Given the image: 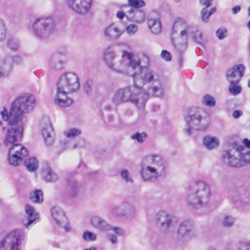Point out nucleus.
<instances>
[{
    "mask_svg": "<svg viewBox=\"0 0 250 250\" xmlns=\"http://www.w3.org/2000/svg\"><path fill=\"white\" fill-rule=\"evenodd\" d=\"M8 128L4 143L6 146L12 145L9 149L8 161L10 165L17 166L27 155V149L21 144H16L22 137L23 130V123L21 121L9 118Z\"/></svg>",
    "mask_w": 250,
    "mask_h": 250,
    "instance_id": "obj_1",
    "label": "nucleus"
},
{
    "mask_svg": "<svg viewBox=\"0 0 250 250\" xmlns=\"http://www.w3.org/2000/svg\"><path fill=\"white\" fill-rule=\"evenodd\" d=\"M138 80L133 81V84L117 90L112 98V103L115 106L130 103L138 109H143L147 101V95L143 92Z\"/></svg>",
    "mask_w": 250,
    "mask_h": 250,
    "instance_id": "obj_2",
    "label": "nucleus"
},
{
    "mask_svg": "<svg viewBox=\"0 0 250 250\" xmlns=\"http://www.w3.org/2000/svg\"><path fill=\"white\" fill-rule=\"evenodd\" d=\"M146 161V163L141 166L140 174L143 181L154 182L166 174L167 163L162 155L158 153L148 155Z\"/></svg>",
    "mask_w": 250,
    "mask_h": 250,
    "instance_id": "obj_3",
    "label": "nucleus"
},
{
    "mask_svg": "<svg viewBox=\"0 0 250 250\" xmlns=\"http://www.w3.org/2000/svg\"><path fill=\"white\" fill-rule=\"evenodd\" d=\"M210 191L209 186L202 181L190 184L186 191V202L190 207L198 208L208 205Z\"/></svg>",
    "mask_w": 250,
    "mask_h": 250,
    "instance_id": "obj_4",
    "label": "nucleus"
},
{
    "mask_svg": "<svg viewBox=\"0 0 250 250\" xmlns=\"http://www.w3.org/2000/svg\"><path fill=\"white\" fill-rule=\"evenodd\" d=\"M123 58L127 60V65L124 67L121 63V73H126L131 76L133 81L142 71L143 67L147 66L149 63V59L145 54L135 55L127 51H124L122 55Z\"/></svg>",
    "mask_w": 250,
    "mask_h": 250,
    "instance_id": "obj_5",
    "label": "nucleus"
},
{
    "mask_svg": "<svg viewBox=\"0 0 250 250\" xmlns=\"http://www.w3.org/2000/svg\"><path fill=\"white\" fill-rule=\"evenodd\" d=\"M222 159L223 163L228 166H241L243 163H250V150L242 145L234 143L231 148L224 152Z\"/></svg>",
    "mask_w": 250,
    "mask_h": 250,
    "instance_id": "obj_6",
    "label": "nucleus"
},
{
    "mask_svg": "<svg viewBox=\"0 0 250 250\" xmlns=\"http://www.w3.org/2000/svg\"><path fill=\"white\" fill-rule=\"evenodd\" d=\"M35 102V98L32 95L27 93L20 95L11 104L10 118L22 122L23 114L33 109Z\"/></svg>",
    "mask_w": 250,
    "mask_h": 250,
    "instance_id": "obj_7",
    "label": "nucleus"
},
{
    "mask_svg": "<svg viewBox=\"0 0 250 250\" xmlns=\"http://www.w3.org/2000/svg\"><path fill=\"white\" fill-rule=\"evenodd\" d=\"M202 109L197 107H191L189 109L188 115L185 117L186 127L184 128L185 133L187 135L192 134V128L203 130L209 125L208 118L203 116Z\"/></svg>",
    "mask_w": 250,
    "mask_h": 250,
    "instance_id": "obj_8",
    "label": "nucleus"
},
{
    "mask_svg": "<svg viewBox=\"0 0 250 250\" xmlns=\"http://www.w3.org/2000/svg\"><path fill=\"white\" fill-rule=\"evenodd\" d=\"M56 30V22L51 17H42L36 19L32 24V32L37 38L45 39Z\"/></svg>",
    "mask_w": 250,
    "mask_h": 250,
    "instance_id": "obj_9",
    "label": "nucleus"
},
{
    "mask_svg": "<svg viewBox=\"0 0 250 250\" xmlns=\"http://www.w3.org/2000/svg\"><path fill=\"white\" fill-rule=\"evenodd\" d=\"M180 32V37H188L192 35L193 41L199 44L203 42L202 33L198 30L196 26H187L185 21L182 19H178L173 23L172 26V37L174 33Z\"/></svg>",
    "mask_w": 250,
    "mask_h": 250,
    "instance_id": "obj_10",
    "label": "nucleus"
},
{
    "mask_svg": "<svg viewBox=\"0 0 250 250\" xmlns=\"http://www.w3.org/2000/svg\"><path fill=\"white\" fill-rule=\"evenodd\" d=\"M80 87L79 77L72 72L64 73L61 76L57 84V89L72 93L78 91Z\"/></svg>",
    "mask_w": 250,
    "mask_h": 250,
    "instance_id": "obj_11",
    "label": "nucleus"
},
{
    "mask_svg": "<svg viewBox=\"0 0 250 250\" xmlns=\"http://www.w3.org/2000/svg\"><path fill=\"white\" fill-rule=\"evenodd\" d=\"M154 220L156 225L164 234H169L175 229L174 217L165 210L158 211L155 214Z\"/></svg>",
    "mask_w": 250,
    "mask_h": 250,
    "instance_id": "obj_12",
    "label": "nucleus"
},
{
    "mask_svg": "<svg viewBox=\"0 0 250 250\" xmlns=\"http://www.w3.org/2000/svg\"><path fill=\"white\" fill-rule=\"evenodd\" d=\"M24 233L21 229H17L6 235L0 242V250H19Z\"/></svg>",
    "mask_w": 250,
    "mask_h": 250,
    "instance_id": "obj_13",
    "label": "nucleus"
},
{
    "mask_svg": "<svg viewBox=\"0 0 250 250\" xmlns=\"http://www.w3.org/2000/svg\"><path fill=\"white\" fill-rule=\"evenodd\" d=\"M112 213L116 218H125L127 220H131L136 216L135 206L127 202H122L114 206L112 209Z\"/></svg>",
    "mask_w": 250,
    "mask_h": 250,
    "instance_id": "obj_14",
    "label": "nucleus"
},
{
    "mask_svg": "<svg viewBox=\"0 0 250 250\" xmlns=\"http://www.w3.org/2000/svg\"><path fill=\"white\" fill-rule=\"evenodd\" d=\"M196 235L193 222L189 220H185L179 224L177 232V238L181 243H187Z\"/></svg>",
    "mask_w": 250,
    "mask_h": 250,
    "instance_id": "obj_15",
    "label": "nucleus"
},
{
    "mask_svg": "<svg viewBox=\"0 0 250 250\" xmlns=\"http://www.w3.org/2000/svg\"><path fill=\"white\" fill-rule=\"evenodd\" d=\"M160 79L159 75L154 71L147 69L143 71H142L141 73L138 75L136 78H134V81L136 80L139 81L138 85L142 88L143 91L145 90L146 87L145 86L149 83L153 84L158 82Z\"/></svg>",
    "mask_w": 250,
    "mask_h": 250,
    "instance_id": "obj_16",
    "label": "nucleus"
},
{
    "mask_svg": "<svg viewBox=\"0 0 250 250\" xmlns=\"http://www.w3.org/2000/svg\"><path fill=\"white\" fill-rule=\"evenodd\" d=\"M124 31V30L116 23L112 22L104 28L103 37L107 41H117L121 38Z\"/></svg>",
    "mask_w": 250,
    "mask_h": 250,
    "instance_id": "obj_17",
    "label": "nucleus"
},
{
    "mask_svg": "<svg viewBox=\"0 0 250 250\" xmlns=\"http://www.w3.org/2000/svg\"><path fill=\"white\" fill-rule=\"evenodd\" d=\"M147 25L151 32L154 34H159L162 31L159 13L156 11L150 12L147 18Z\"/></svg>",
    "mask_w": 250,
    "mask_h": 250,
    "instance_id": "obj_18",
    "label": "nucleus"
},
{
    "mask_svg": "<svg viewBox=\"0 0 250 250\" xmlns=\"http://www.w3.org/2000/svg\"><path fill=\"white\" fill-rule=\"evenodd\" d=\"M245 70V66L241 64L233 66L228 69L226 72V78L229 83L239 82L244 75Z\"/></svg>",
    "mask_w": 250,
    "mask_h": 250,
    "instance_id": "obj_19",
    "label": "nucleus"
},
{
    "mask_svg": "<svg viewBox=\"0 0 250 250\" xmlns=\"http://www.w3.org/2000/svg\"><path fill=\"white\" fill-rule=\"evenodd\" d=\"M92 0H67L69 7L79 14H85L91 7Z\"/></svg>",
    "mask_w": 250,
    "mask_h": 250,
    "instance_id": "obj_20",
    "label": "nucleus"
},
{
    "mask_svg": "<svg viewBox=\"0 0 250 250\" xmlns=\"http://www.w3.org/2000/svg\"><path fill=\"white\" fill-rule=\"evenodd\" d=\"M72 93L57 89L54 101L55 104L60 107H66L70 106L73 103L70 97Z\"/></svg>",
    "mask_w": 250,
    "mask_h": 250,
    "instance_id": "obj_21",
    "label": "nucleus"
},
{
    "mask_svg": "<svg viewBox=\"0 0 250 250\" xmlns=\"http://www.w3.org/2000/svg\"><path fill=\"white\" fill-rule=\"evenodd\" d=\"M143 92L147 95V99L149 95H154L158 98L163 97L165 94V90L161 79L153 84H149L148 87L145 88Z\"/></svg>",
    "mask_w": 250,
    "mask_h": 250,
    "instance_id": "obj_22",
    "label": "nucleus"
},
{
    "mask_svg": "<svg viewBox=\"0 0 250 250\" xmlns=\"http://www.w3.org/2000/svg\"><path fill=\"white\" fill-rule=\"evenodd\" d=\"M115 57V53L114 51L109 49H106L104 53L103 61L107 67L111 70L120 73L121 63L120 65H115L114 63V60Z\"/></svg>",
    "mask_w": 250,
    "mask_h": 250,
    "instance_id": "obj_23",
    "label": "nucleus"
},
{
    "mask_svg": "<svg viewBox=\"0 0 250 250\" xmlns=\"http://www.w3.org/2000/svg\"><path fill=\"white\" fill-rule=\"evenodd\" d=\"M24 209L28 221L27 223L23 222V226L28 229L32 224L39 219V214L35 212L34 207L31 205H26Z\"/></svg>",
    "mask_w": 250,
    "mask_h": 250,
    "instance_id": "obj_24",
    "label": "nucleus"
},
{
    "mask_svg": "<svg viewBox=\"0 0 250 250\" xmlns=\"http://www.w3.org/2000/svg\"><path fill=\"white\" fill-rule=\"evenodd\" d=\"M91 224L92 226L102 231H109L110 225L108 224L104 219L98 216H94L91 218Z\"/></svg>",
    "mask_w": 250,
    "mask_h": 250,
    "instance_id": "obj_25",
    "label": "nucleus"
},
{
    "mask_svg": "<svg viewBox=\"0 0 250 250\" xmlns=\"http://www.w3.org/2000/svg\"><path fill=\"white\" fill-rule=\"evenodd\" d=\"M188 37H179L176 39H174L173 37H171L172 44L174 48L180 54L184 53L187 49Z\"/></svg>",
    "mask_w": 250,
    "mask_h": 250,
    "instance_id": "obj_26",
    "label": "nucleus"
},
{
    "mask_svg": "<svg viewBox=\"0 0 250 250\" xmlns=\"http://www.w3.org/2000/svg\"><path fill=\"white\" fill-rule=\"evenodd\" d=\"M42 135L44 142L47 145H51L54 142V132L50 123H48L42 127Z\"/></svg>",
    "mask_w": 250,
    "mask_h": 250,
    "instance_id": "obj_27",
    "label": "nucleus"
},
{
    "mask_svg": "<svg viewBox=\"0 0 250 250\" xmlns=\"http://www.w3.org/2000/svg\"><path fill=\"white\" fill-rule=\"evenodd\" d=\"M52 217L57 224L62 223L65 222L66 218L64 214L63 210L58 206H55L52 208Z\"/></svg>",
    "mask_w": 250,
    "mask_h": 250,
    "instance_id": "obj_28",
    "label": "nucleus"
},
{
    "mask_svg": "<svg viewBox=\"0 0 250 250\" xmlns=\"http://www.w3.org/2000/svg\"><path fill=\"white\" fill-rule=\"evenodd\" d=\"M203 144L207 149L212 150L219 146L220 142L217 137L208 135L203 138Z\"/></svg>",
    "mask_w": 250,
    "mask_h": 250,
    "instance_id": "obj_29",
    "label": "nucleus"
},
{
    "mask_svg": "<svg viewBox=\"0 0 250 250\" xmlns=\"http://www.w3.org/2000/svg\"><path fill=\"white\" fill-rule=\"evenodd\" d=\"M42 175L43 179L47 182H54L58 179L56 173L47 166L42 169Z\"/></svg>",
    "mask_w": 250,
    "mask_h": 250,
    "instance_id": "obj_30",
    "label": "nucleus"
},
{
    "mask_svg": "<svg viewBox=\"0 0 250 250\" xmlns=\"http://www.w3.org/2000/svg\"><path fill=\"white\" fill-rule=\"evenodd\" d=\"M49 66L53 70H60L63 67L64 62L59 58L58 56H51L48 62Z\"/></svg>",
    "mask_w": 250,
    "mask_h": 250,
    "instance_id": "obj_31",
    "label": "nucleus"
},
{
    "mask_svg": "<svg viewBox=\"0 0 250 250\" xmlns=\"http://www.w3.org/2000/svg\"><path fill=\"white\" fill-rule=\"evenodd\" d=\"M31 201L35 204H41L43 201V192L41 189H35L29 195Z\"/></svg>",
    "mask_w": 250,
    "mask_h": 250,
    "instance_id": "obj_32",
    "label": "nucleus"
},
{
    "mask_svg": "<svg viewBox=\"0 0 250 250\" xmlns=\"http://www.w3.org/2000/svg\"><path fill=\"white\" fill-rule=\"evenodd\" d=\"M236 221V218L230 215H225L221 220V225L225 228H232Z\"/></svg>",
    "mask_w": 250,
    "mask_h": 250,
    "instance_id": "obj_33",
    "label": "nucleus"
},
{
    "mask_svg": "<svg viewBox=\"0 0 250 250\" xmlns=\"http://www.w3.org/2000/svg\"><path fill=\"white\" fill-rule=\"evenodd\" d=\"M69 194L72 197H75L79 191V185L78 182L74 180L70 181L68 187Z\"/></svg>",
    "mask_w": 250,
    "mask_h": 250,
    "instance_id": "obj_34",
    "label": "nucleus"
},
{
    "mask_svg": "<svg viewBox=\"0 0 250 250\" xmlns=\"http://www.w3.org/2000/svg\"><path fill=\"white\" fill-rule=\"evenodd\" d=\"M25 165L29 171H35L38 167V163L37 159L32 157L25 161Z\"/></svg>",
    "mask_w": 250,
    "mask_h": 250,
    "instance_id": "obj_35",
    "label": "nucleus"
},
{
    "mask_svg": "<svg viewBox=\"0 0 250 250\" xmlns=\"http://www.w3.org/2000/svg\"><path fill=\"white\" fill-rule=\"evenodd\" d=\"M11 58L10 56L6 55L2 56L0 59V65L1 67H7V70H5V71H9V73L12 68L11 64Z\"/></svg>",
    "mask_w": 250,
    "mask_h": 250,
    "instance_id": "obj_36",
    "label": "nucleus"
},
{
    "mask_svg": "<svg viewBox=\"0 0 250 250\" xmlns=\"http://www.w3.org/2000/svg\"><path fill=\"white\" fill-rule=\"evenodd\" d=\"M147 137V135L145 132L140 133L136 132L130 136V139L137 141L139 144L143 143Z\"/></svg>",
    "mask_w": 250,
    "mask_h": 250,
    "instance_id": "obj_37",
    "label": "nucleus"
},
{
    "mask_svg": "<svg viewBox=\"0 0 250 250\" xmlns=\"http://www.w3.org/2000/svg\"><path fill=\"white\" fill-rule=\"evenodd\" d=\"M232 250H250V241L247 240H240Z\"/></svg>",
    "mask_w": 250,
    "mask_h": 250,
    "instance_id": "obj_38",
    "label": "nucleus"
},
{
    "mask_svg": "<svg viewBox=\"0 0 250 250\" xmlns=\"http://www.w3.org/2000/svg\"><path fill=\"white\" fill-rule=\"evenodd\" d=\"M81 134V131L78 128H71L65 130L64 135L68 138L73 139L79 136Z\"/></svg>",
    "mask_w": 250,
    "mask_h": 250,
    "instance_id": "obj_39",
    "label": "nucleus"
},
{
    "mask_svg": "<svg viewBox=\"0 0 250 250\" xmlns=\"http://www.w3.org/2000/svg\"><path fill=\"white\" fill-rule=\"evenodd\" d=\"M20 42L19 40L15 37H11L8 39L7 42V45L11 50H15L18 49L20 46Z\"/></svg>",
    "mask_w": 250,
    "mask_h": 250,
    "instance_id": "obj_40",
    "label": "nucleus"
},
{
    "mask_svg": "<svg viewBox=\"0 0 250 250\" xmlns=\"http://www.w3.org/2000/svg\"><path fill=\"white\" fill-rule=\"evenodd\" d=\"M239 82H234V83H229L230 85L229 87V92L232 95L236 96L241 92V87L237 85Z\"/></svg>",
    "mask_w": 250,
    "mask_h": 250,
    "instance_id": "obj_41",
    "label": "nucleus"
},
{
    "mask_svg": "<svg viewBox=\"0 0 250 250\" xmlns=\"http://www.w3.org/2000/svg\"><path fill=\"white\" fill-rule=\"evenodd\" d=\"M215 8H213L208 11L206 8H203L201 12L202 21L205 22H208L209 17L215 12Z\"/></svg>",
    "mask_w": 250,
    "mask_h": 250,
    "instance_id": "obj_42",
    "label": "nucleus"
},
{
    "mask_svg": "<svg viewBox=\"0 0 250 250\" xmlns=\"http://www.w3.org/2000/svg\"><path fill=\"white\" fill-rule=\"evenodd\" d=\"M202 103L207 106L213 107L215 105V100L214 98L209 95H205L202 100Z\"/></svg>",
    "mask_w": 250,
    "mask_h": 250,
    "instance_id": "obj_43",
    "label": "nucleus"
},
{
    "mask_svg": "<svg viewBox=\"0 0 250 250\" xmlns=\"http://www.w3.org/2000/svg\"><path fill=\"white\" fill-rule=\"evenodd\" d=\"M6 38V26L4 20L0 18V42L5 40Z\"/></svg>",
    "mask_w": 250,
    "mask_h": 250,
    "instance_id": "obj_44",
    "label": "nucleus"
},
{
    "mask_svg": "<svg viewBox=\"0 0 250 250\" xmlns=\"http://www.w3.org/2000/svg\"><path fill=\"white\" fill-rule=\"evenodd\" d=\"M93 82L92 80L88 79L85 81L83 85L84 92L87 95H90L92 92Z\"/></svg>",
    "mask_w": 250,
    "mask_h": 250,
    "instance_id": "obj_45",
    "label": "nucleus"
},
{
    "mask_svg": "<svg viewBox=\"0 0 250 250\" xmlns=\"http://www.w3.org/2000/svg\"><path fill=\"white\" fill-rule=\"evenodd\" d=\"M82 237L85 241H94L97 239V235L95 233L92 232L85 231L83 233Z\"/></svg>",
    "mask_w": 250,
    "mask_h": 250,
    "instance_id": "obj_46",
    "label": "nucleus"
},
{
    "mask_svg": "<svg viewBox=\"0 0 250 250\" xmlns=\"http://www.w3.org/2000/svg\"><path fill=\"white\" fill-rule=\"evenodd\" d=\"M129 6L136 9L145 6V2L143 0H128Z\"/></svg>",
    "mask_w": 250,
    "mask_h": 250,
    "instance_id": "obj_47",
    "label": "nucleus"
},
{
    "mask_svg": "<svg viewBox=\"0 0 250 250\" xmlns=\"http://www.w3.org/2000/svg\"><path fill=\"white\" fill-rule=\"evenodd\" d=\"M121 176L122 178L126 183H132L133 179L130 176L129 171L126 169H123L121 171Z\"/></svg>",
    "mask_w": 250,
    "mask_h": 250,
    "instance_id": "obj_48",
    "label": "nucleus"
},
{
    "mask_svg": "<svg viewBox=\"0 0 250 250\" xmlns=\"http://www.w3.org/2000/svg\"><path fill=\"white\" fill-rule=\"evenodd\" d=\"M133 18L135 21L142 22L145 20V14L141 11L136 10Z\"/></svg>",
    "mask_w": 250,
    "mask_h": 250,
    "instance_id": "obj_49",
    "label": "nucleus"
},
{
    "mask_svg": "<svg viewBox=\"0 0 250 250\" xmlns=\"http://www.w3.org/2000/svg\"><path fill=\"white\" fill-rule=\"evenodd\" d=\"M216 35L219 40H222L227 36V30L224 28H221L217 30Z\"/></svg>",
    "mask_w": 250,
    "mask_h": 250,
    "instance_id": "obj_50",
    "label": "nucleus"
},
{
    "mask_svg": "<svg viewBox=\"0 0 250 250\" xmlns=\"http://www.w3.org/2000/svg\"><path fill=\"white\" fill-rule=\"evenodd\" d=\"M138 28L137 25L131 24L126 27V32L130 35H134L137 31Z\"/></svg>",
    "mask_w": 250,
    "mask_h": 250,
    "instance_id": "obj_51",
    "label": "nucleus"
},
{
    "mask_svg": "<svg viewBox=\"0 0 250 250\" xmlns=\"http://www.w3.org/2000/svg\"><path fill=\"white\" fill-rule=\"evenodd\" d=\"M109 230H113L117 234L119 235H123L125 233L124 230L122 228H120L118 227H112L111 225L110 228L109 229Z\"/></svg>",
    "mask_w": 250,
    "mask_h": 250,
    "instance_id": "obj_52",
    "label": "nucleus"
},
{
    "mask_svg": "<svg viewBox=\"0 0 250 250\" xmlns=\"http://www.w3.org/2000/svg\"><path fill=\"white\" fill-rule=\"evenodd\" d=\"M161 57L167 61H170L171 59V54L167 50H163L161 53Z\"/></svg>",
    "mask_w": 250,
    "mask_h": 250,
    "instance_id": "obj_53",
    "label": "nucleus"
},
{
    "mask_svg": "<svg viewBox=\"0 0 250 250\" xmlns=\"http://www.w3.org/2000/svg\"><path fill=\"white\" fill-rule=\"evenodd\" d=\"M12 62L17 64H21L22 62L21 58L19 55H15L12 58Z\"/></svg>",
    "mask_w": 250,
    "mask_h": 250,
    "instance_id": "obj_54",
    "label": "nucleus"
},
{
    "mask_svg": "<svg viewBox=\"0 0 250 250\" xmlns=\"http://www.w3.org/2000/svg\"><path fill=\"white\" fill-rule=\"evenodd\" d=\"M59 225L62 226V227L64 229L66 232L70 231L71 228L69 224L67 223V220L65 221V222H63L62 223H61Z\"/></svg>",
    "mask_w": 250,
    "mask_h": 250,
    "instance_id": "obj_55",
    "label": "nucleus"
},
{
    "mask_svg": "<svg viewBox=\"0 0 250 250\" xmlns=\"http://www.w3.org/2000/svg\"><path fill=\"white\" fill-rule=\"evenodd\" d=\"M1 115L2 119L6 121L8 119L9 120L10 115H8V110L5 109V108L1 112Z\"/></svg>",
    "mask_w": 250,
    "mask_h": 250,
    "instance_id": "obj_56",
    "label": "nucleus"
},
{
    "mask_svg": "<svg viewBox=\"0 0 250 250\" xmlns=\"http://www.w3.org/2000/svg\"><path fill=\"white\" fill-rule=\"evenodd\" d=\"M243 114V111L239 110H236L234 111L232 113V117L235 119H237L241 116Z\"/></svg>",
    "mask_w": 250,
    "mask_h": 250,
    "instance_id": "obj_57",
    "label": "nucleus"
},
{
    "mask_svg": "<svg viewBox=\"0 0 250 250\" xmlns=\"http://www.w3.org/2000/svg\"><path fill=\"white\" fill-rule=\"evenodd\" d=\"M212 0H200V2L202 5L206 6V8H207L209 6Z\"/></svg>",
    "mask_w": 250,
    "mask_h": 250,
    "instance_id": "obj_58",
    "label": "nucleus"
},
{
    "mask_svg": "<svg viewBox=\"0 0 250 250\" xmlns=\"http://www.w3.org/2000/svg\"><path fill=\"white\" fill-rule=\"evenodd\" d=\"M9 74V71H5L3 68L0 66V78L7 76Z\"/></svg>",
    "mask_w": 250,
    "mask_h": 250,
    "instance_id": "obj_59",
    "label": "nucleus"
},
{
    "mask_svg": "<svg viewBox=\"0 0 250 250\" xmlns=\"http://www.w3.org/2000/svg\"><path fill=\"white\" fill-rule=\"evenodd\" d=\"M108 238L112 244H115L117 241V237L114 235H110L108 236Z\"/></svg>",
    "mask_w": 250,
    "mask_h": 250,
    "instance_id": "obj_60",
    "label": "nucleus"
},
{
    "mask_svg": "<svg viewBox=\"0 0 250 250\" xmlns=\"http://www.w3.org/2000/svg\"><path fill=\"white\" fill-rule=\"evenodd\" d=\"M241 10V7L239 5H236L235 7H233L232 9L233 13L234 14H236L238 13Z\"/></svg>",
    "mask_w": 250,
    "mask_h": 250,
    "instance_id": "obj_61",
    "label": "nucleus"
},
{
    "mask_svg": "<svg viewBox=\"0 0 250 250\" xmlns=\"http://www.w3.org/2000/svg\"><path fill=\"white\" fill-rule=\"evenodd\" d=\"M243 143L247 147L250 148V140L248 139H244Z\"/></svg>",
    "mask_w": 250,
    "mask_h": 250,
    "instance_id": "obj_62",
    "label": "nucleus"
},
{
    "mask_svg": "<svg viewBox=\"0 0 250 250\" xmlns=\"http://www.w3.org/2000/svg\"><path fill=\"white\" fill-rule=\"evenodd\" d=\"M125 16V13L124 12L119 11L117 13V17L119 19H122Z\"/></svg>",
    "mask_w": 250,
    "mask_h": 250,
    "instance_id": "obj_63",
    "label": "nucleus"
},
{
    "mask_svg": "<svg viewBox=\"0 0 250 250\" xmlns=\"http://www.w3.org/2000/svg\"><path fill=\"white\" fill-rule=\"evenodd\" d=\"M182 62H183V58L182 56H180L179 58V62L180 65V66L182 65Z\"/></svg>",
    "mask_w": 250,
    "mask_h": 250,
    "instance_id": "obj_64",
    "label": "nucleus"
}]
</instances>
